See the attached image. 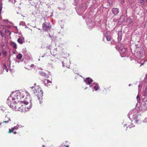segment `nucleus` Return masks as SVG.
<instances>
[{"instance_id": "1", "label": "nucleus", "mask_w": 147, "mask_h": 147, "mask_svg": "<svg viewBox=\"0 0 147 147\" xmlns=\"http://www.w3.org/2000/svg\"><path fill=\"white\" fill-rule=\"evenodd\" d=\"M23 94L24 93H21L18 91L13 92L7 99V104L12 109L16 104L20 101L21 99L24 97Z\"/></svg>"}, {"instance_id": "2", "label": "nucleus", "mask_w": 147, "mask_h": 147, "mask_svg": "<svg viewBox=\"0 0 147 147\" xmlns=\"http://www.w3.org/2000/svg\"><path fill=\"white\" fill-rule=\"evenodd\" d=\"M140 109V108H138L137 109H135L132 111H131L127 115L128 117L132 121H134V122L136 124L141 123L138 117L139 112L138 110Z\"/></svg>"}, {"instance_id": "3", "label": "nucleus", "mask_w": 147, "mask_h": 147, "mask_svg": "<svg viewBox=\"0 0 147 147\" xmlns=\"http://www.w3.org/2000/svg\"><path fill=\"white\" fill-rule=\"evenodd\" d=\"M38 86V88L37 90H36L37 87L34 86L30 87L29 90L30 91H32L33 93L35 94L36 95V96L37 97L39 101L40 104H41L42 102V100L43 92L41 88L39 86Z\"/></svg>"}, {"instance_id": "4", "label": "nucleus", "mask_w": 147, "mask_h": 147, "mask_svg": "<svg viewBox=\"0 0 147 147\" xmlns=\"http://www.w3.org/2000/svg\"><path fill=\"white\" fill-rule=\"evenodd\" d=\"M75 1L76 3L75 5L78 7V9L76 10L77 11H80L81 13H83L86 8L84 0H75Z\"/></svg>"}, {"instance_id": "5", "label": "nucleus", "mask_w": 147, "mask_h": 147, "mask_svg": "<svg viewBox=\"0 0 147 147\" xmlns=\"http://www.w3.org/2000/svg\"><path fill=\"white\" fill-rule=\"evenodd\" d=\"M25 105H22V103L21 102L13 107L12 109L16 111H19L21 112H25Z\"/></svg>"}, {"instance_id": "6", "label": "nucleus", "mask_w": 147, "mask_h": 147, "mask_svg": "<svg viewBox=\"0 0 147 147\" xmlns=\"http://www.w3.org/2000/svg\"><path fill=\"white\" fill-rule=\"evenodd\" d=\"M111 39V34L109 32H106L104 34L103 38V40L105 41L107 40L108 41H110Z\"/></svg>"}, {"instance_id": "7", "label": "nucleus", "mask_w": 147, "mask_h": 147, "mask_svg": "<svg viewBox=\"0 0 147 147\" xmlns=\"http://www.w3.org/2000/svg\"><path fill=\"white\" fill-rule=\"evenodd\" d=\"M42 26L43 29L45 31L50 29L51 28V25L49 22H45L43 24Z\"/></svg>"}, {"instance_id": "8", "label": "nucleus", "mask_w": 147, "mask_h": 147, "mask_svg": "<svg viewBox=\"0 0 147 147\" xmlns=\"http://www.w3.org/2000/svg\"><path fill=\"white\" fill-rule=\"evenodd\" d=\"M84 82L86 84L89 85L90 87H92V83L93 82V80L91 78L89 77L87 78L86 79H84Z\"/></svg>"}, {"instance_id": "9", "label": "nucleus", "mask_w": 147, "mask_h": 147, "mask_svg": "<svg viewBox=\"0 0 147 147\" xmlns=\"http://www.w3.org/2000/svg\"><path fill=\"white\" fill-rule=\"evenodd\" d=\"M144 53L142 51H137L134 54L135 57L138 59H140L144 56Z\"/></svg>"}, {"instance_id": "10", "label": "nucleus", "mask_w": 147, "mask_h": 147, "mask_svg": "<svg viewBox=\"0 0 147 147\" xmlns=\"http://www.w3.org/2000/svg\"><path fill=\"white\" fill-rule=\"evenodd\" d=\"M92 87H93L94 90L96 91L98 90L99 88L98 84V83H94L92 84Z\"/></svg>"}, {"instance_id": "11", "label": "nucleus", "mask_w": 147, "mask_h": 147, "mask_svg": "<svg viewBox=\"0 0 147 147\" xmlns=\"http://www.w3.org/2000/svg\"><path fill=\"white\" fill-rule=\"evenodd\" d=\"M142 100L143 104L145 107L146 109L147 110V98L146 97L143 98Z\"/></svg>"}, {"instance_id": "12", "label": "nucleus", "mask_w": 147, "mask_h": 147, "mask_svg": "<svg viewBox=\"0 0 147 147\" xmlns=\"http://www.w3.org/2000/svg\"><path fill=\"white\" fill-rule=\"evenodd\" d=\"M44 84L45 86L48 87L51 85L52 84V82L47 79H45L44 81Z\"/></svg>"}, {"instance_id": "13", "label": "nucleus", "mask_w": 147, "mask_h": 147, "mask_svg": "<svg viewBox=\"0 0 147 147\" xmlns=\"http://www.w3.org/2000/svg\"><path fill=\"white\" fill-rule=\"evenodd\" d=\"M119 49L121 50L122 53L124 54L125 55H126V50L125 48L124 47H123L121 46L119 47Z\"/></svg>"}, {"instance_id": "14", "label": "nucleus", "mask_w": 147, "mask_h": 147, "mask_svg": "<svg viewBox=\"0 0 147 147\" xmlns=\"http://www.w3.org/2000/svg\"><path fill=\"white\" fill-rule=\"evenodd\" d=\"M144 82H145V86H146L145 87V93L146 94H147V74L145 76V77L144 78Z\"/></svg>"}, {"instance_id": "15", "label": "nucleus", "mask_w": 147, "mask_h": 147, "mask_svg": "<svg viewBox=\"0 0 147 147\" xmlns=\"http://www.w3.org/2000/svg\"><path fill=\"white\" fill-rule=\"evenodd\" d=\"M112 11L115 15H117L119 13V9L117 8H113L112 9Z\"/></svg>"}, {"instance_id": "16", "label": "nucleus", "mask_w": 147, "mask_h": 147, "mask_svg": "<svg viewBox=\"0 0 147 147\" xmlns=\"http://www.w3.org/2000/svg\"><path fill=\"white\" fill-rule=\"evenodd\" d=\"M17 41L19 44H22L24 42V38L23 37L22 38H21L20 37L18 39Z\"/></svg>"}, {"instance_id": "17", "label": "nucleus", "mask_w": 147, "mask_h": 147, "mask_svg": "<svg viewBox=\"0 0 147 147\" xmlns=\"http://www.w3.org/2000/svg\"><path fill=\"white\" fill-rule=\"evenodd\" d=\"M39 73L40 75L44 76L47 78H48L49 77V76L47 74L45 73L43 71H40L39 72Z\"/></svg>"}, {"instance_id": "18", "label": "nucleus", "mask_w": 147, "mask_h": 147, "mask_svg": "<svg viewBox=\"0 0 147 147\" xmlns=\"http://www.w3.org/2000/svg\"><path fill=\"white\" fill-rule=\"evenodd\" d=\"M32 103L31 102H30V105L29 107H26L25 105L24 109L25 112L28 111L32 107Z\"/></svg>"}, {"instance_id": "19", "label": "nucleus", "mask_w": 147, "mask_h": 147, "mask_svg": "<svg viewBox=\"0 0 147 147\" xmlns=\"http://www.w3.org/2000/svg\"><path fill=\"white\" fill-rule=\"evenodd\" d=\"M11 45L14 49H17V45L15 42H12L11 43Z\"/></svg>"}, {"instance_id": "20", "label": "nucleus", "mask_w": 147, "mask_h": 147, "mask_svg": "<svg viewBox=\"0 0 147 147\" xmlns=\"http://www.w3.org/2000/svg\"><path fill=\"white\" fill-rule=\"evenodd\" d=\"M4 120L5 121H4L3 122L6 123H8L9 121H11L10 118L6 117V116L5 117Z\"/></svg>"}, {"instance_id": "21", "label": "nucleus", "mask_w": 147, "mask_h": 147, "mask_svg": "<svg viewBox=\"0 0 147 147\" xmlns=\"http://www.w3.org/2000/svg\"><path fill=\"white\" fill-rule=\"evenodd\" d=\"M126 22L128 25H131L132 23L133 20L130 18H128L127 19Z\"/></svg>"}, {"instance_id": "22", "label": "nucleus", "mask_w": 147, "mask_h": 147, "mask_svg": "<svg viewBox=\"0 0 147 147\" xmlns=\"http://www.w3.org/2000/svg\"><path fill=\"white\" fill-rule=\"evenodd\" d=\"M5 33L7 36H10L11 34V32L9 30H5Z\"/></svg>"}, {"instance_id": "23", "label": "nucleus", "mask_w": 147, "mask_h": 147, "mask_svg": "<svg viewBox=\"0 0 147 147\" xmlns=\"http://www.w3.org/2000/svg\"><path fill=\"white\" fill-rule=\"evenodd\" d=\"M2 55L4 57H6L7 55V52L5 50H2Z\"/></svg>"}, {"instance_id": "24", "label": "nucleus", "mask_w": 147, "mask_h": 147, "mask_svg": "<svg viewBox=\"0 0 147 147\" xmlns=\"http://www.w3.org/2000/svg\"><path fill=\"white\" fill-rule=\"evenodd\" d=\"M3 69H5L6 72H7L8 71V68L7 67V66L5 64H3Z\"/></svg>"}, {"instance_id": "25", "label": "nucleus", "mask_w": 147, "mask_h": 147, "mask_svg": "<svg viewBox=\"0 0 147 147\" xmlns=\"http://www.w3.org/2000/svg\"><path fill=\"white\" fill-rule=\"evenodd\" d=\"M22 57V55L20 53H19L18 54V55L16 56V58L19 60H20Z\"/></svg>"}, {"instance_id": "26", "label": "nucleus", "mask_w": 147, "mask_h": 147, "mask_svg": "<svg viewBox=\"0 0 147 147\" xmlns=\"http://www.w3.org/2000/svg\"><path fill=\"white\" fill-rule=\"evenodd\" d=\"M6 48V46L4 45L3 44L1 45V51L2 50H4V49Z\"/></svg>"}, {"instance_id": "27", "label": "nucleus", "mask_w": 147, "mask_h": 147, "mask_svg": "<svg viewBox=\"0 0 147 147\" xmlns=\"http://www.w3.org/2000/svg\"><path fill=\"white\" fill-rule=\"evenodd\" d=\"M137 100L138 101V102H139L140 101V96L139 95H138L136 97Z\"/></svg>"}, {"instance_id": "28", "label": "nucleus", "mask_w": 147, "mask_h": 147, "mask_svg": "<svg viewBox=\"0 0 147 147\" xmlns=\"http://www.w3.org/2000/svg\"><path fill=\"white\" fill-rule=\"evenodd\" d=\"M13 130L14 129H13L12 128L11 129H9V131L8 132V133H10L11 132H13Z\"/></svg>"}, {"instance_id": "29", "label": "nucleus", "mask_w": 147, "mask_h": 147, "mask_svg": "<svg viewBox=\"0 0 147 147\" xmlns=\"http://www.w3.org/2000/svg\"><path fill=\"white\" fill-rule=\"evenodd\" d=\"M48 67L49 68H52L53 66L52 65L51 63H49L48 65Z\"/></svg>"}, {"instance_id": "30", "label": "nucleus", "mask_w": 147, "mask_h": 147, "mask_svg": "<svg viewBox=\"0 0 147 147\" xmlns=\"http://www.w3.org/2000/svg\"><path fill=\"white\" fill-rule=\"evenodd\" d=\"M128 126L129 127V128H130L134 127L135 126V125H134L133 124H131L129 125Z\"/></svg>"}, {"instance_id": "31", "label": "nucleus", "mask_w": 147, "mask_h": 147, "mask_svg": "<svg viewBox=\"0 0 147 147\" xmlns=\"http://www.w3.org/2000/svg\"><path fill=\"white\" fill-rule=\"evenodd\" d=\"M87 25H88V27L89 29H91L92 27V24H90L89 25L87 24Z\"/></svg>"}, {"instance_id": "32", "label": "nucleus", "mask_w": 147, "mask_h": 147, "mask_svg": "<svg viewBox=\"0 0 147 147\" xmlns=\"http://www.w3.org/2000/svg\"><path fill=\"white\" fill-rule=\"evenodd\" d=\"M142 122L144 123H146L147 122V118H145L143 121Z\"/></svg>"}, {"instance_id": "33", "label": "nucleus", "mask_w": 147, "mask_h": 147, "mask_svg": "<svg viewBox=\"0 0 147 147\" xmlns=\"http://www.w3.org/2000/svg\"><path fill=\"white\" fill-rule=\"evenodd\" d=\"M21 102H22V103H24V105H27L28 104V102L27 101H22Z\"/></svg>"}, {"instance_id": "34", "label": "nucleus", "mask_w": 147, "mask_h": 147, "mask_svg": "<svg viewBox=\"0 0 147 147\" xmlns=\"http://www.w3.org/2000/svg\"><path fill=\"white\" fill-rule=\"evenodd\" d=\"M25 23L23 22H21L20 23V25H22V26H24L25 25Z\"/></svg>"}, {"instance_id": "35", "label": "nucleus", "mask_w": 147, "mask_h": 147, "mask_svg": "<svg viewBox=\"0 0 147 147\" xmlns=\"http://www.w3.org/2000/svg\"><path fill=\"white\" fill-rule=\"evenodd\" d=\"M12 128H13V129H14H14L16 130V129H18V127L17 126H14Z\"/></svg>"}, {"instance_id": "36", "label": "nucleus", "mask_w": 147, "mask_h": 147, "mask_svg": "<svg viewBox=\"0 0 147 147\" xmlns=\"http://www.w3.org/2000/svg\"><path fill=\"white\" fill-rule=\"evenodd\" d=\"M49 37L51 38V39L52 40H54V37H53V36H51L50 34H49Z\"/></svg>"}, {"instance_id": "37", "label": "nucleus", "mask_w": 147, "mask_h": 147, "mask_svg": "<svg viewBox=\"0 0 147 147\" xmlns=\"http://www.w3.org/2000/svg\"><path fill=\"white\" fill-rule=\"evenodd\" d=\"M22 50L24 53H26V48L23 49Z\"/></svg>"}, {"instance_id": "38", "label": "nucleus", "mask_w": 147, "mask_h": 147, "mask_svg": "<svg viewBox=\"0 0 147 147\" xmlns=\"http://www.w3.org/2000/svg\"><path fill=\"white\" fill-rule=\"evenodd\" d=\"M145 61H144V62L143 63H141L140 62H138V63H140L141 64V65H140V66H141V65H144V62H145Z\"/></svg>"}, {"instance_id": "39", "label": "nucleus", "mask_w": 147, "mask_h": 147, "mask_svg": "<svg viewBox=\"0 0 147 147\" xmlns=\"http://www.w3.org/2000/svg\"><path fill=\"white\" fill-rule=\"evenodd\" d=\"M139 2L140 1L141 3H143L144 2V0H138Z\"/></svg>"}, {"instance_id": "40", "label": "nucleus", "mask_w": 147, "mask_h": 147, "mask_svg": "<svg viewBox=\"0 0 147 147\" xmlns=\"http://www.w3.org/2000/svg\"><path fill=\"white\" fill-rule=\"evenodd\" d=\"M25 92L27 96H30V94H29V93H28V92L26 91V92Z\"/></svg>"}, {"instance_id": "41", "label": "nucleus", "mask_w": 147, "mask_h": 147, "mask_svg": "<svg viewBox=\"0 0 147 147\" xmlns=\"http://www.w3.org/2000/svg\"><path fill=\"white\" fill-rule=\"evenodd\" d=\"M3 21L4 22H5L6 23H7V22H8V20H4Z\"/></svg>"}, {"instance_id": "42", "label": "nucleus", "mask_w": 147, "mask_h": 147, "mask_svg": "<svg viewBox=\"0 0 147 147\" xmlns=\"http://www.w3.org/2000/svg\"><path fill=\"white\" fill-rule=\"evenodd\" d=\"M2 7L1 5L0 6V14L1 13V11L2 10Z\"/></svg>"}, {"instance_id": "43", "label": "nucleus", "mask_w": 147, "mask_h": 147, "mask_svg": "<svg viewBox=\"0 0 147 147\" xmlns=\"http://www.w3.org/2000/svg\"><path fill=\"white\" fill-rule=\"evenodd\" d=\"M140 86V85H138V87H139V88H138V91L139 92H140L141 91V89H140L139 88V87Z\"/></svg>"}, {"instance_id": "44", "label": "nucleus", "mask_w": 147, "mask_h": 147, "mask_svg": "<svg viewBox=\"0 0 147 147\" xmlns=\"http://www.w3.org/2000/svg\"><path fill=\"white\" fill-rule=\"evenodd\" d=\"M119 0L121 3H123L124 1V0Z\"/></svg>"}, {"instance_id": "45", "label": "nucleus", "mask_w": 147, "mask_h": 147, "mask_svg": "<svg viewBox=\"0 0 147 147\" xmlns=\"http://www.w3.org/2000/svg\"><path fill=\"white\" fill-rule=\"evenodd\" d=\"M18 126V127H20V128L21 127H23V126H22V125H17Z\"/></svg>"}, {"instance_id": "46", "label": "nucleus", "mask_w": 147, "mask_h": 147, "mask_svg": "<svg viewBox=\"0 0 147 147\" xmlns=\"http://www.w3.org/2000/svg\"><path fill=\"white\" fill-rule=\"evenodd\" d=\"M8 64H9V66H8V67H9V66H10V65L11 64V63H10V61H9V63H8Z\"/></svg>"}, {"instance_id": "47", "label": "nucleus", "mask_w": 147, "mask_h": 147, "mask_svg": "<svg viewBox=\"0 0 147 147\" xmlns=\"http://www.w3.org/2000/svg\"><path fill=\"white\" fill-rule=\"evenodd\" d=\"M62 62V65H63V67H64V66H65V65H64V63H63V62Z\"/></svg>"}, {"instance_id": "48", "label": "nucleus", "mask_w": 147, "mask_h": 147, "mask_svg": "<svg viewBox=\"0 0 147 147\" xmlns=\"http://www.w3.org/2000/svg\"><path fill=\"white\" fill-rule=\"evenodd\" d=\"M34 66V65L33 64H31L30 65V66L31 67H33V66Z\"/></svg>"}, {"instance_id": "49", "label": "nucleus", "mask_w": 147, "mask_h": 147, "mask_svg": "<svg viewBox=\"0 0 147 147\" xmlns=\"http://www.w3.org/2000/svg\"><path fill=\"white\" fill-rule=\"evenodd\" d=\"M66 67L67 68H69L70 66L69 65L68 66H67Z\"/></svg>"}, {"instance_id": "50", "label": "nucleus", "mask_w": 147, "mask_h": 147, "mask_svg": "<svg viewBox=\"0 0 147 147\" xmlns=\"http://www.w3.org/2000/svg\"><path fill=\"white\" fill-rule=\"evenodd\" d=\"M127 125V124H125L124 125V127H125V126H126Z\"/></svg>"}, {"instance_id": "51", "label": "nucleus", "mask_w": 147, "mask_h": 147, "mask_svg": "<svg viewBox=\"0 0 147 147\" xmlns=\"http://www.w3.org/2000/svg\"><path fill=\"white\" fill-rule=\"evenodd\" d=\"M13 132L14 134H16V131H13Z\"/></svg>"}, {"instance_id": "52", "label": "nucleus", "mask_w": 147, "mask_h": 147, "mask_svg": "<svg viewBox=\"0 0 147 147\" xmlns=\"http://www.w3.org/2000/svg\"><path fill=\"white\" fill-rule=\"evenodd\" d=\"M1 37H3V34H1Z\"/></svg>"}, {"instance_id": "53", "label": "nucleus", "mask_w": 147, "mask_h": 147, "mask_svg": "<svg viewBox=\"0 0 147 147\" xmlns=\"http://www.w3.org/2000/svg\"><path fill=\"white\" fill-rule=\"evenodd\" d=\"M64 146L66 147H69V146H67V145H64Z\"/></svg>"}, {"instance_id": "54", "label": "nucleus", "mask_w": 147, "mask_h": 147, "mask_svg": "<svg viewBox=\"0 0 147 147\" xmlns=\"http://www.w3.org/2000/svg\"><path fill=\"white\" fill-rule=\"evenodd\" d=\"M2 34V32L1 30H0V35Z\"/></svg>"}, {"instance_id": "55", "label": "nucleus", "mask_w": 147, "mask_h": 147, "mask_svg": "<svg viewBox=\"0 0 147 147\" xmlns=\"http://www.w3.org/2000/svg\"><path fill=\"white\" fill-rule=\"evenodd\" d=\"M54 51H57V49H54Z\"/></svg>"}, {"instance_id": "56", "label": "nucleus", "mask_w": 147, "mask_h": 147, "mask_svg": "<svg viewBox=\"0 0 147 147\" xmlns=\"http://www.w3.org/2000/svg\"><path fill=\"white\" fill-rule=\"evenodd\" d=\"M15 0H14V2H13V1L12 2V3H15V2H16V1H15Z\"/></svg>"}, {"instance_id": "57", "label": "nucleus", "mask_w": 147, "mask_h": 147, "mask_svg": "<svg viewBox=\"0 0 147 147\" xmlns=\"http://www.w3.org/2000/svg\"><path fill=\"white\" fill-rule=\"evenodd\" d=\"M2 111L3 112H4V110L2 109Z\"/></svg>"}, {"instance_id": "58", "label": "nucleus", "mask_w": 147, "mask_h": 147, "mask_svg": "<svg viewBox=\"0 0 147 147\" xmlns=\"http://www.w3.org/2000/svg\"><path fill=\"white\" fill-rule=\"evenodd\" d=\"M62 146V145H61V146H60L59 147H61Z\"/></svg>"}, {"instance_id": "59", "label": "nucleus", "mask_w": 147, "mask_h": 147, "mask_svg": "<svg viewBox=\"0 0 147 147\" xmlns=\"http://www.w3.org/2000/svg\"><path fill=\"white\" fill-rule=\"evenodd\" d=\"M1 53L0 52V57L1 56Z\"/></svg>"}, {"instance_id": "60", "label": "nucleus", "mask_w": 147, "mask_h": 147, "mask_svg": "<svg viewBox=\"0 0 147 147\" xmlns=\"http://www.w3.org/2000/svg\"><path fill=\"white\" fill-rule=\"evenodd\" d=\"M45 147V146L44 145H42V147Z\"/></svg>"}, {"instance_id": "61", "label": "nucleus", "mask_w": 147, "mask_h": 147, "mask_svg": "<svg viewBox=\"0 0 147 147\" xmlns=\"http://www.w3.org/2000/svg\"><path fill=\"white\" fill-rule=\"evenodd\" d=\"M58 8L59 9H60V7H58Z\"/></svg>"}, {"instance_id": "62", "label": "nucleus", "mask_w": 147, "mask_h": 147, "mask_svg": "<svg viewBox=\"0 0 147 147\" xmlns=\"http://www.w3.org/2000/svg\"><path fill=\"white\" fill-rule=\"evenodd\" d=\"M131 85V84H129V86H130Z\"/></svg>"}, {"instance_id": "63", "label": "nucleus", "mask_w": 147, "mask_h": 147, "mask_svg": "<svg viewBox=\"0 0 147 147\" xmlns=\"http://www.w3.org/2000/svg\"><path fill=\"white\" fill-rule=\"evenodd\" d=\"M1 123H1V122L0 123V125H1Z\"/></svg>"}, {"instance_id": "64", "label": "nucleus", "mask_w": 147, "mask_h": 147, "mask_svg": "<svg viewBox=\"0 0 147 147\" xmlns=\"http://www.w3.org/2000/svg\"><path fill=\"white\" fill-rule=\"evenodd\" d=\"M87 87H86L85 88V89H86L87 88Z\"/></svg>"}]
</instances>
